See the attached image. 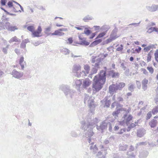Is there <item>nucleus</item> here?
Instances as JSON below:
<instances>
[{
  "mask_svg": "<svg viewBox=\"0 0 158 158\" xmlns=\"http://www.w3.org/2000/svg\"><path fill=\"white\" fill-rule=\"evenodd\" d=\"M96 56H92V59L91 60V62L93 63H94L96 61Z\"/></svg>",
  "mask_w": 158,
  "mask_h": 158,
  "instance_id": "nucleus-57",
  "label": "nucleus"
},
{
  "mask_svg": "<svg viewBox=\"0 0 158 158\" xmlns=\"http://www.w3.org/2000/svg\"><path fill=\"white\" fill-rule=\"evenodd\" d=\"M119 75V74L118 72H115L114 70H111L108 72L107 74L108 77L111 76L113 78L118 77Z\"/></svg>",
  "mask_w": 158,
  "mask_h": 158,
  "instance_id": "nucleus-6",
  "label": "nucleus"
},
{
  "mask_svg": "<svg viewBox=\"0 0 158 158\" xmlns=\"http://www.w3.org/2000/svg\"><path fill=\"white\" fill-rule=\"evenodd\" d=\"M84 68L85 70L86 73L88 74L90 70V66L88 64H86L84 65Z\"/></svg>",
  "mask_w": 158,
  "mask_h": 158,
  "instance_id": "nucleus-37",
  "label": "nucleus"
},
{
  "mask_svg": "<svg viewBox=\"0 0 158 158\" xmlns=\"http://www.w3.org/2000/svg\"><path fill=\"white\" fill-rule=\"evenodd\" d=\"M93 19L92 16L87 15L84 18L83 20L85 22H87L88 20H92Z\"/></svg>",
  "mask_w": 158,
  "mask_h": 158,
  "instance_id": "nucleus-32",
  "label": "nucleus"
},
{
  "mask_svg": "<svg viewBox=\"0 0 158 158\" xmlns=\"http://www.w3.org/2000/svg\"><path fill=\"white\" fill-rule=\"evenodd\" d=\"M106 34L105 32H102L100 33L96 38L95 39H97L103 37Z\"/></svg>",
  "mask_w": 158,
  "mask_h": 158,
  "instance_id": "nucleus-36",
  "label": "nucleus"
},
{
  "mask_svg": "<svg viewBox=\"0 0 158 158\" xmlns=\"http://www.w3.org/2000/svg\"><path fill=\"white\" fill-rule=\"evenodd\" d=\"M93 125L91 124L90 123L82 122L81 128L84 130V136L88 138L89 143L91 141V137L94 133L93 131Z\"/></svg>",
  "mask_w": 158,
  "mask_h": 158,
  "instance_id": "nucleus-2",
  "label": "nucleus"
},
{
  "mask_svg": "<svg viewBox=\"0 0 158 158\" xmlns=\"http://www.w3.org/2000/svg\"><path fill=\"white\" fill-rule=\"evenodd\" d=\"M98 68L96 67H93L91 71V73L92 74H94L97 73L98 70Z\"/></svg>",
  "mask_w": 158,
  "mask_h": 158,
  "instance_id": "nucleus-40",
  "label": "nucleus"
},
{
  "mask_svg": "<svg viewBox=\"0 0 158 158\" xmlns=\"http://www.w3.org/2000/svg\"><path fill=\"white\" fill-rule=\"evenodd\" d=\"M78 44L81 45L86 46L88 45L90 43L89 42H88L85 40H84L81 41Z\"/></svg>",
  "mask_w": 158,
  "mask_h": 158,
  "instance_id": "nucleus-30",
  "label": "nucleus"
},
{
  "mask_svg": "<svg viewBox=\"0 0 158 158\" xmlns=\"http://www.w3.org/2000/svg\"><path fill=\"white\" fill-rule=\"evenodd\" d=\"M155 58L156 60L158 62V49H157L154 53Z\"/></svg>",
  "mask_w": 158,
  "mask_h": 158,
  "instance_id": "nucleus-43",
  "label": "nucleus"
},
{
  "mask_svg": "<svg viewBox=\"0 0 158 158\" xmlns=\"http://www.w3.org/2000/svg\"><path fill=\"white\" fill-rule=\"evenodd\" d=\"M118 31V28L116 27H115L112 31L111 35H112L114 36H116L117 32Z\"/></svg>",
  "mask_w": 158,
  "mask_h": 158,
  "instance_id": "nucleus-41",
  "label": "nucleus"
},
{
  "mask_svg": "<svg viewBox=\"0 0 158 158\" xmlns=\"http://www.w3.org/2000/svg\"><path fill=\"white\" fill-rule=\"evenodd\" d=\"M81 69V66L79 64H74L73 65V71L76 73V76L78 77H79L80 76H81V75H82V76H83V73L84 74H85V72L84 71H82V72H81L80 74L79 75L77 74V72L80 70Z\"/></svg>",
  "mask_w": 158,
  "mask_h": 158,
  "instance_id": "nucleus-4",
  "label": "nucleus"
},
{
  "mask_svg": "<svg viewBox=\"0 0 158 158\" xmlns=\"http://www.w3.org/2000/svg\"><path fill=\"white\" fill-rule=\"evenodd\" d=\"M105 71L102 70L97 75L95 76L93 79L94 83L92 87L94 88L96 92H98L102 88L106 81V77L107 69L106 67H104Z\"/></svg>",
  "mask_w": 158,
  "mask_h": 158,
  "instance_id": "nucleus-1",
  "label": "nucleus"
},
{
  "mask_svg": "<svg viewBox=\"0 0 158 158\" xmlns=\"http://www.w3.org/2000/svg\"><path fill=\"white\" fill-rule=\"evenodd\" d=\"M103 104H104V107H109L111 104V101L110 100L108 99L107 98H105L103 100Z\"/></svg>",
  "mask_w": 158,
  "mask_h": 158,
  "instance_id": "nucleus-16",
  "label": "nucleus"
},
{
  "mask_svg": "<svg viewBox=\"0 0 158 158\" xmlns=\"http://www.w3.org/2000/svg\"><path fill=\"white\" fill-rule=\"evenodd\" d=\"M121 110V109L119 108L117 109L116 110L114 111L112 113V115L114 116H118V114L120 113V111Z\"/></svg>",
  "mask_w": 158,
  "mask_h": 158,
  "instance_id": "nucleus-31",
  "label": "nucleus"
},
{
  "mask_svg": "<svg viewBox=\"0 0 158 158\" xmlns=\"http://www.w3.org/2000/svg\"><path fill=\"white\" fill-rule=\"evenodd\" d=\"M7 5L9 8H10L13 6V4L12 1H9L7 3Z\"/></svg>",
  "mask_w": 158,
  "mask_h": 158,
  "instance_id": "nucleus-47",
  "label": "nucleus"
},
{
  "mask_svg": "<svg viewBox=\"0 0 158 158\" xmlns=\"http://www.w3.org/2000/svg\"><path fill=\"white\" fill-rule=\"evenodd\" d=\"M42 31L41 27L40 26H39L37 29L36 31H34L32 33V37H40L41 36V35H40V34L41 33Z\"/></svg>",
  "mask_w": 158,
  "mask_h": 158,
  "instance_id": "nucleus-5",
  "label": "nucleus"
},
{
  "mask_svg": "<svg viewBox=\"0 0 158 158\" xmlns=\"http://www.w3.org/2000/svg\"><path fill=\"white\" fill-rule=\"evenodd\" d=\"M60 31L59 29L55 31L54 32L51 34L52 35H58Z\"/></svg>",
  "mask_w": 158,
  "mask_h": 158,
  "instance_id": "nucleus-55",
  "label": "nucleus"
},
{
  "mask_svg": "<svg viewBox=\"0 0 158 158\" xmlns=\"http://www.w3.org/2000/svg\"><path fill=\"white\" fill-rule=\"evenodd\" d=\"M147 69L151 74H152L153 73L154 69L152 67H147Z\"/></svg>",
  "mask_w": 158,
  "mask_h": 158,
  "instance_id": "nucleus-48",
  "label": "nucleus"
},
{
  "mask_svg": "<svg viewBox=\"0 0 158 158\" xmlns=\"http://www.w3.org/2000/svg\"><path fill=\"white\" fill-rule=\"evenodd\" d=\"M158 112V105L156 106L152 110V113L153 114Z\"/></svg>",
  "mask_w": 158,
  "mask_h": 158,
  "instance_id": "nucleus-38",
  "label": "nucleus"
},
{
  "mask_svg": "<svg viewBox=\"0 0 158 158\" xmlns=\"http://www.w3.org/2000/svg\"><path fill=\"white\" fill-rule=\"evenodd\" d=\"M154 29L155 27H150L149 28L148 30L147 31V32L150 34L152 31H154Z\"/></svg>",
  "mask_w": 158,
  "mask_h": 158,
  "instance_id": "nucleus-53",
  "label": "nucleus"
},
{
  "mask_svg": "<svg viewBox=\"0 0 158 158\" xmlns=\"http://www.w3.org/2000/svg\"><path fill=\"white\" fill-rule=\"evenodd\" d=\"M123 49V46L121 44L117 49L116 50L118 51H122Z\"/></svg>",
  "mask_w": 158,
  "mask_h": 158,
  "instance_id": "nucleus-52",
  "label": "nucleus"
},
{
  "mask_svg": "<svg viewBox=\"0 0 158 158\" xmlns=\"http://www.w3.org/2000/svg\"><path fill=\"white\" fill-rule=\"evenodd\" d=\"M4 26V27H5L8 30L9 28H10L11 26L10 25V23L9 22H6V23Z\"/></svg>",
  "mask_w": 158,
  "mask_h": 158,
  "instance_id": "nucleus-49",
  "label": "nucleus"
},
{
  "mask_svg": "<svg viewBox=\"0 0 158 158\" xmlns=\"http://www.w3.org/2000/svg\"><path fill=\"white\" fill-rule=\"evenodd\" d=\"M126 130L125 129H122L119 131L118 132L117 134H122L123 132H125Z\"/></svg>",
  "mask_w": 158,
  "mask_h": 158,
  "instance_id": "nucleus-63",
  "label": "nucleus"
},
{
  "mask_svg": "<svg viewBox=\"0 0 158 158\" xmlns=\"http://www.w3.org/2000/svg\"><path fill=\"white\" fill-rule=\"evenodd\" d=\"M60 51L61 53H63L65 55H69L70 52V51L69 49L65 48H60Z\"/></svg>",
  "mask_w": 158,
  "mask_h": 158,
  "instance_id": "nucleus-18",
  "label": "nucleus"
},
{
  "mask_svg": "<svg viewBox=\"0 0 158 158\" xmlns=\"http://www.w3.org/2000/svg\"><path fill=\"white\" fill-rule=\"evenodd\" d=\"M18 28L15 26H11L8 30L11 31H14L15 30H18Z\"/></svg>",
  "mask_w": 158,
  "mask_h": 158,
  "instance_id": "nucleus-42",
  "label": "nucleus"
},
{
  "mask_svg": "<svg viewBox=\"0 0 158 158\" xmlns=\"http://www.w3.org/2000/svg\"><path fill=\"white\" fill-rule=\"evenodd\" d=\"M132 118L133 117L131 115H128L126 119V123L127 125L129 123V122L132 120Z\"/></svg>",
  "mask_w": 158,
  "mask_h": 158,
  "instance_id": "nucleus-35",
  "label": "nucleus"
},
{
  "mask_svg": "<svg viewBox=\"0 0 158 158\" xmlns=\"http://www.w3.org/2000/svg\"><path fill=\"white\" fill-rule=\"evenodd\" d=\"M102 40V39H100L96 40L92 42L89 45L90 47H94L101 43Z\"/></svg>",
  "mask_w": 158,
  "mask_h": 158,
  "instance_id": "nucleus-15",
  "label": "nucleus"
},
{
  "mask_svg": "<svg viewBox=\"0 0 158 158\" xmlns=\"http://www.w3.org/2000/svg\"><path fill=\"white\" fill-rule=\"evenodd\" d=\"M151 47L149 46L145 47L144 48L143 50L145 52H148L149 50H150L151 49Z\"/></svg>",
  "mask_w": 158,
  "mask_h": 158,
  "instance_id": "nucleus-58",
  "label": "nucleus"
},
{
  "mask_svg": "<svg viewBox=\"0 0 158 158\" xmlns=\"http://www.w3.org/2000/svg\"><path fill=\"white\" fill-rule=\"evenodd\" d=\"M148 80L146 78L144 79L142 81V88L144 90H146L147 88V84Z\"/></svg>",
  "mask_w": 158,
  "mask_h": 158,
  "instance_id": "nucleus-14",
  "label": "nucleus"
},
{
  "mask_svg": "<svg viewBox=\"0 0 158 158\" xmlns=\"http://www.w3.org/2000/svg\"><path fill=\"white\" fill-rule=\"evenodd\" d=\"M129 69H127L125 71L124 73L126 76H128L129 75Z\"/></svg>",
  "mask_w": 158,
  "mask_h": 158,
  "instance_id": "nucleus-61",
  "label": "nucleus"
},
{
  "mask_svg": "<svg viewBox=\"0 0 158 158\" xmlns=\"http://www.w3.org/2000/svg\"><path fill=\"white\" fill-rule=\"evenodd\" d=\"M91 81L88 79L83 80L82 83V87L84 88H86L89 86L91 84Z\"/></svg>",
  "mask_w": 158,
  "mask_h": 158,
  "instance_id": "nucleus-11",
  "label": "nucleus"
},
{
  "mask_svg": "<svg viewBox=\"0 0 158 158\" xmlns=\"http://www.w3.org/2000/svg\"><path fill=\"white\" fill-rule=\"evenodd\" d=\"M96 126L97 129L102 132L103 130L107 127V124L106 123L103 122L99 126H98L97 125H96Z\"/></svg>",
  "mask_w": 158,
  "mask_h": 158,
  "instance_id": "nucleus-9",
  "label": "nucleus"
},
{
  "mask_svg": "<svg viewBox=\"0 0 158 158\" xmlns=\"http://www.w3.org/2000/svg\"><path fill=\"white\" fill-rule=\"evenodd\" d=\"M116 84L117 86L118 90H122V88L124 87L125 85V83L123 82H120L118 84L117 83Z\"/></svg>",
  "mask_w": 158,
  "mask_h": 158,
  "instance_id": "nucleus-23",
  "label": "nucleus"
},
{
  "mask_svg": "<svg viewBox=\"0 0 158 158\" xmlns=\"http://www.w3.org/2000/svg\"><path fill=\"white\" fill-rule=\"evenodd\" d=\"M94 144V142H92L90 144L91 145L90 147L89 148L91 150H93L94 153H95L98 151V149L96 146V144Z\"/></svg>",
  "mask_w": 158,
  "mask_h": 158,
  "instance_id": "nucleus-21",
  "label": "nucleus"
},
{
  "mask_svg": "<svg viewBox=\"0 0 158 158\" xmlns=\"http://www.w3.org/2000/svg\"><path fill=\"white\" fill-rule=\"evenodd\" d=\"M51 27H48L46 28L45 29V30L44 31V33L47 34V35H49L50 34H51L52 33L50 32V31L51 30Z\"/></svg>",
  "mask_w": 158,
  "mask_h": 158,
  "instance_id": "nucleus-27",
  "label": "nucleus"
},
{
  "mask_svg": "<svg viewBox=\"0 0 158 158\" xmlns=\"http://www.w3.org/2000/svg\"><path fill=\"white\" fill-rule=\"evenodd\" d=\"M92 33V31L88 29L87 28H85L84 31V33L87 35H89Z\"/></svg>",
  "mask_w": 158,
  "mask_h": 158,
  "instance_id": "nucleus-33",
  "label": "nucleus"
},
{
  "mask_svg": "<svg viewBox=\"0 0 158 158\" xmlns=\"http://www.w3.org/2000/svg\"><path fill=\"white\" fill-rule=\"evenodd\" d=\"M82 82V80H77L75 81V84H76V86L80 87V86L81 85Z\"/></svg>",
  "mask_w": 158,
  "mask_h": 158,
  "instance_id": "nucleus-34",
  "label": "nucleus"
},
{
  "mask_svg": "<svg viewBox=\"0 0 158 158\" xmlns=\"http://www.w3.org/2000/svg\"><path fill=\"white\" fill-rule=\"evenodd\" d=\"M157 124V122L156 120L153 119L149 123V125L151 127L154 128L156 127Z\"/></svg>",
  "mask_w": 158,
  "mask_h": 158,
  "instance_id": "nucleus-20",
  "label": "nucleus"
},
{
  "mask_svg": "<svg viewBox=\"0 0 158 158\" xmlns=\"http://www.w3.org/2000/svg\"><path fill=\"white\" fill-rule=\"evenodd\" d=\"M69 91L67 92V94H64L67 98H72L75 92V90L70 89Z\"/></svg>",
  "mask_w": 158,
  "mask_h": 158,
  "instance_id": "nucleus-12",
  "label": "nucleus"
},
{
  "mask_svg": "<svg viewBox=\"0 0 158 158\" xmlns=\"http://www.w3.org/2000/svg\"><path fill=\"white\" fill-rule=\"evenodd\" d=\"M9 42L10 43H11L13 42H20V40L16 36H15L11 38Z\"/></svg>",
  "mask_w": 158,
  "mask_h": 158,
  "instance_id": "nucleus-28",
  "label": "nucleus"
},
{
  "mask_svg": "<svg viewBox=\"0 0 158 158\" xmlns=\"http://www.w3.org/2000/svg\"><path fill=\"white\" fill-rule=\"evenodd\" d=\"M26 44L23 41H22V43L20 44V47L21 48H26Z\"/></svg>",
  "mask_w": 158,
  "mask_h": 158,
  "instance_id": "nucleus-51",
  "label": "nucleus"
},
{
  "mask_svg": "<svg viewBox=\"0 0 158 158\" xmlns=\"http://www.w3.org/2000/svg\"><path fill=\"white\" fill-rule=\"evenodd\" d=\"M6 2V0H1V4L2 6H5Z\"/></svg>",
  "mask_w": 158,
  "mask_h": 158,
  "instance_id": "nucleus-60",
  "label": "nucleus"
},
{
  "mask_svg": "<svg viewBox=\"0 0 158 158\" xmlns=\"http://www.w3.org/2000/svg\"><path fill=\"white\" fill-rule=\"evenodd\" d=\"M148 154V152L147 151H143L139 153V157L140 158H145Z\"/></svg>",
  "mask_w": 158,
  "mask_h": 158,
  "instance_id": "nucleus-19",
  "label": "nucleus"
},
{
  "mask_svg": "<svg viewBox=\"0 0 158 158\" xmlns=\"http://www.w3.org/2000/svg\"><path fill=\"white\" fill-rule=\"evenodd\" d=\"M146 8L149 11L151 12H154L156 11L157 9L156 8V5H152V6H146Z\"/></svg>",
  "mask_w": 158,
  "mask_h": 158,
  "instance_id": "nucleus-17",
  "label": "nucleus"
},
{
  "mask_svg": "<svg viewBox=\"0 0 158 158\" xmlns=\"http://www.w3.org/2000/svg\"><path fill=\"white\" fill-rule=\"evenodd\" d=\"M145 134V131L144 129H139L138 130L137 133V136L139 137H142Z\"/></svg>",
  "mask_w": 158,
  "mask_h": 158,
  "instance_id": "nucleus-13",
  "label": "nucleus"
},
{
  "mask_svg": "<svg viewBox=\"0 0 158 158\" xmlns=\"http://www.w3.org/2000/svg\"><path fill=\"white\" fill-rule=\"evenodd\" d=\"M127 155L129 157H134L136 155V152H135L128 151L127 153Z\"/></svg>",
  "mask_w": 158,
  "mask_h": 158,
  "instance_id": "nucleus-26",
  "label": "nucleus"
},
{
  "mask_svg": "<svg viewBox=\"0 0 158 158\" xmlns=\"http://www.w3.org/2000/svg\"><path fill=\"white\" fill-rule=\"evenodd\" d=\"M24 57L23 56H22L20 59L19 60V64L21 66V69L22 70H23L24 67V64L23 63L24 62V63H26L25 61L24 62Z\"/></svg>",
  "mask_w": 158,
  "mask_h": 158,
  "instance_id": "nucleus-24",
  "label": "nucleus"
},
{
  "mask_svg": "<svg viewBox=\"0 0 158 158\" xmlns=\"http://www.w3.org/2000/svg\"><path fill=\"white\" fill-rule=\"evenodd\" d=\"M84 102L85 104L88 103V105L90 109V111L93 113L94 110L95 105L94 104V101L92 97L89 96L88 94H84Z\"/></svg>",
  "mask_w": 158,
  "mask_h": 158,
  "instance_id": "nucleus-3",
  "label": "nucleus"
},
{
  "mask_svg": "<svg viewBox=\"0 0 158 158\" xmlns=\"http://www.w3.org/2000/svg\"><path fill=\"white\" fill-rule=\"evenodd\" d=\"M135 88L134 85L133 84H131L128 87V90L131 92H132L134 91Z\"/></svg>",
  "mask_w": 158,
  "mask_h": 158,
  "instance_id": "nucleus-39",
  "label": "nucleus"
},
{
  "mask_svg": "<svg viewBox=\"0 0 158 158\" xmlns=\"http://www.w3.org/2000/svg\"><path fill=\"white\" fill-rule=\"evenodd\" d=\"M117 100H118L117 102H122L123 101V98L120 96L117 98Z\"/></svg>",
  "mask_w": 158,
  "mask_h": 158,
  "instance_id": "nucleus-59",
  "label": "nucleus"
},
{
  "mask_svg": "<svg viewBox=\"0 0 158 158\" xmlns=\"http://www.w3.org/2000/svg\"><path fill=\"white\" fill-rule=\"evenodd\" d=\"M113 158H121L119 155L118 154H114L113 156Z\"/></svg>",
  "mask_w": 158,
  "mask_h": 158,
  "instance_id": "nucleus-64",
  "label": "nucleus"
},
{
  "mask_svg": "<svg viewBox=\"0 0 158 158\" xmlns=\"http://www.w3.org/2000/svg\"><path fill=\"white\" fill-rule=\"evenodd\" d=\"M9 45H7L5 48H3L2 49V52L5 54H7V49L8 48Z\"/></svg>",
  "mask_w": 158,
  "mask_h": 158,
  "instance_id": "nucleus-46",
  "label": "nucleus"
},
{
  "mask_svg": "<svg viewBox=\"0 0 158 158\" xmlns=\"http://www.w3.org/2000/svg\"><path fill=\"white\" fill-rule=\"evenodd\" d=\"M152 116V114L151 112H149L147 114V115L146 116V120H148L150 119L151 117Z\"/></svg>",
  "mask_w": 158,
  "mask_h": 158,
  "instance_id": "nucleus-56",
  "label": "nucleus"
},
{
  "mask_svg": "<svg viewBox=\"0 0 158 158\" xmlns=\"http://www.w3.org/2000/svg\"><path fill=\"white\" fill-rule=\"evenodd\" d=\"M109 89L110 93L116 92L118 90L116 84H113L110 85L109 87Z\"/></svg>",
  "mask_w": 158,
  "mask_h": 158,
  "instance_id": "nucleus-10",
  "label": "nucleus"
},
{
  "mask_svg": "<svg viewBox=\"0 0 158 158\" xmlns=\"http://www.w3.org/2000/svg\"><path fill=\"white\" fill-rule=\"evenodd\" d=\"M71 135L73 137H77L78 136V134L74 131L71 132Z\"/></svg>",
  "mask_w": 158,
  "mask_h": 158,
  "instance_id": "nucleus-45",
  "label": "nucleus"
},
{
  "mask_svg": "<svg viewBox=\"0 0 158 158\" xmlns=\"http://www.w3.org/2000/svg\"><path fill=\"white\" fill-rule=\"evenodd\" d=\"M11 74L15 78L20 79L22 77L23 75V73L19 72L15 69H14L11 72Z\"/></svg>",
  "mask_w": 158,
  "mask_h": 158,
  "instance_id": "nucleus-7",
  "label": "nucleus"
},
{
  "mask_svg": "<svg viewBox=\"0 0 158 158\" xmlns=\"http://www.w3.org/2000/svg\"><path fill=\"white\" fill-rule=\"evenodd\" d=\"M141 21H140L138 23H133L131 24H130L129 25V26H130V25H133L135 27H138L139 26V24L141 23Z\"/></svg>",
  "mask_w": 158,
  "mask_h": 158,
  "instance_id": "nucleus-50",
  "label": "nucleus"
},
{
  "mask_svg": "<svg viewBox=\"0 0 158 158\" xmlns=\"http://www.w3.org/2000/svg\"><path fill=\"white\" fill-rule=\"evenodd\" d=\"M128 148V145L126 144H120L119 147V150L121 151H126Z\"/></svg>",
  "mask_w": 158,
  "mask_h": 158,
  "instance_id": "nucleus-22",
  "label": "nucleus"
},
{
  "mask_svg": "<svg viewBox=\"0 0 158 158\" xmlns=\"http://www.w3.org/2000/svg\"><path fill=\"white\" fill-rule=\"evenodd\" d=\"M109 28L110 27L109 26L104 25L101 27V29L102 31H103V32H105L106 34Z\"/></svg>",
  "mask_w": 158,
  "mask_h": 158,
  "instance_id": "nucleus-29",
  "label": "nucleus"
},
{
  "mask_svg": "<svg viewBox=\"0 0 158 158\" xmlns=\"http://www.w3.org/2000/svg\"><path fill=\"white\" fill-rule=\"evenodd\" d=\"M70 89V87L67 85H62L60 86V89L62 90L64 94H67V92Z\"/></svg>",
  "mask_w": 158,
  "mask_h": 158,
  "instance_id": "nucleus-8",
  "label": "nucleus"
},
{
  "mask_svg": "<svg viewBox=\"0 0 158 158\" xmlns=\"http://www.w3.org/2000/svg\"><path fill=\"white\" fill-rule=\"evenodd\" d=\"M147 144L146 142H139L136 144V146H139L140 145H145Z\"/></svg>",
  "mask_w": 158,
  "mask_h": 158,
  "instance_id": "nucleus-54",
  "label": "nucleus"
},
{
  "mask_svg": "<svg viewBox=\"0 0 158 158\" xmlns=\"http://www.w3.org/2000/svg\"><path fill=\"white\" fill-rule=\"evenodd\" d=\"M151 57L152 56H151L150 55V53H148L147 58V61L148 62H149L151 60Z\"/></svg>",
  "mask_w": 158,
  "mask_h": 158,
  "instance_id": "nucleus-62",
  "label": "nucleus"
},
{
  "mask_svg": "<svg viewBox=\"0 0 158 158\" xmlns=\"http://www.w3.org/2000/svg\"><path fill=\"white\" fill-rule=\"evenodd\" d=\"M117 38V37H116V36H114L112 34L110 35V38L106 40V41L107 44H108L115 39Z\"/></svg>",
  "mask_w": 158,
  "mask_h": 158,
  "instance_id": "nucleus-25",
  "label": "nucleus"
},
{
  "mask_svg": "<svg viewBox=\"0 0 158 158\" xmlns=\"http://www.w3.org/2000/svg\"><path fill=\"white\" fill-rule=\"evenodd\" d=\"M27 29L29 31L31 32L32 33L34 30V28L33 26H29L27 27Z\"/></svg>",
  "mask_w": 158,
  "mask_h": 158,
  "instance_id": "nucleus-44",
  "label": "nucleus"
}]
</instances>
